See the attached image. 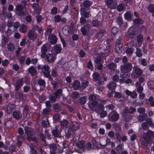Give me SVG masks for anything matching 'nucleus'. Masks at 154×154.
Segmentation results:
<instances>
[{
	"label": "nucleus",
	"mask_w": 154,
	"mask_h": 154,
	"mask_svg": "<svg viewBox=\"0 0 154 154\" xmlns=\"http://www.w3.org/2000/svg\"><path fill=\"white\" fill-rule=\"evenodd\" d=\"M145 142H142V144L145 146H147V144H151L153 143L152 137L154 138V132L149 130L146 132L144 133L143 136Z\"/></svg>",
	"instance_id": "f257e3e1"
},
{
	"label": "nucleus",
	"mask_w": 154,
	"mask_h": 154,
	"mask_svg": "<svg viewBox=\"0 0 154 154\" xmlns=\"http://www.w3.org/2000/svg\"><path fill=\"white\" fill-rule=\"evenodd\" d=\"M37 69L41 71L44 76L48 78L49 80H52L53 79L50 74V67L48 65H38L36 67Z\"/></svg>",
	"instance_id": "f03ea898"
},
{
	"label": "nucleus",
	"mask_w": 154,
	"mask_h": 154,
	"mask_svg": "<svg viewBox=\"0 0 154 154\" xmlns=\"http://www.w3.org/2000/svg\"><path fill=\"white\" fill-rule=\"evenodd\" d=\"M132 64L129 62L122 65L120 67V70L122 74L120 75V77L124 78H127L128 76L127 73L132 70Z\"/></svg>",
	"instance_id": "7ed1b4c3"
},
{
	"label": "nucleus",
	"mask_w": 154,
	"mask_h": 154,
	"mask_svg": "<svg viewBox=\"0 0 154 154\" xmlns=\"http://www.w3.org/2000/svg\"><path fill=\"white\" fill-rule=\"evenodd\" d=\"M26 2H24L25 6L23 7L20 4L16 5L15 8L16 13L19 16L22 17L27 15L29 13L26 7Z\"/></svg>",
	"instance_id": "20e7f679"
},
{
	"label": "nucleus",
	"mask_w": 154,
	"mask_h": 154,
	"mask_svg": "<svg viewBox=\"0 0 154 154\" xmlns=\"http://www.w3.org/2000/svg\"><path fill=\"white\" fill-rule=\"evenodd\" d=\"M25 133L27 136V139L29 140L36 141L37 138L35 137H32L35 133L34 130L29 127H25L24 128Z\"/></svg>",
	"instance_id": "39448f33"
},
{
	"label": "nucleus",
	"mask_w": 154,
	"mask_h": 154,
	"mask_svg": "<svg viewBox=\"0 0 154 154\" xmlns=\"http://www.w3.org/2000/svg\"><path fill=\"white\" fill-rule=\"evenodd\" d=\"M81 32L83 35L91 36L94 34L91 26L89 24H87L83 26L81 29Z\"/></svg>",
	"instance_id": "423d86ee"
},
{
	"label": "nucleus",
	"mask_w": 154,
	"mask_h": 154,
	"mask_svg": "<svg viewBox=\"0 0 154 154\" xmlns=\"http://www.w3.org/2000/svg\"><path fill=\"white\" fill-rule=\"evenodd\" d=\"M79 128V124L76 122H73L71 127L69 126L66 127L65 129V133L68 137H69L71 134V131H72L77 130Z\"/></svg>",
	"instance_id": "0eeeda50"
},
{
	"label": "nucleus",
	"mask_w": 154,
	"mask_h": 154,
	"mask_svg": "<svg viewBox=\"0 0 154 154\" xmlns=\"http://www.w3.org/2000/svg\"><path fill=\"white\" fill-rule=\"evenodd\" d=\"M143 71L141 69L139 68L137 66H134L133 67V70L132 73L131 74V76L133 78H136V76L135 74L140 76L143 74Z\"/></svg>",
	"instance_id": "6e6552de"
},
{
	"label": "nucleus",
	"mask_w": 154,
	"mask_h": 154,
	"mask_svg": "<svg viewBox=\"0 0 154 154\" xmlns=\"http://www.w3.org/2000/svg\"><path fill=\"white\" fill-rule=\"evenodd\" d=\"M108 117L110 121H116L119 118V115L116 111H113L108 115Z\"/></svg>",
	"instance_id": "1a4fd4ad"
},
{
	"label": "nucleus",
	"mask_w": 154,
	"mask_h": 154,
	"mask_svg": "<svg viewBox=\"0 0 154 154\" xmlns=\"http://www.w3.org/2000/svg\"><path fill=\"white\" fill-rule=\"evenodd\" d=\"M38 34L33 30L29 29L28 31L27 36L29 39L33 41L35 40L37 38Z\"/></svg>",
	"instance_id": "9d476101"
},
{
	"label": "nucleus",
	"mask_w": 154,
	"mask_h": 154,
	"mask_svg": "<svg viewBox=\"0 0 154 154\" xmlns=\"http://www.w3.org/2000/svg\"><path fill=\"white\" fill-rule=\"evenodd\" d=\"M101 54H99L95 57V63L96 65L97 66V68L98 69L100 70L103 66V65L101 63Z\"/></svg>",
	"instance_id": "9b49d317"
},
{
	"label": "nucleus",
	"mask_w": 154,
	"mask_h": 154,
	"mask_svg": "<svg viewBox=\"0 0 154 154\" xmlns=\"http://www.w3.org/2000/svg\"><path fill=\"white\" fill-rule=\"evenodd\" d=\"M23 78L18 79L16 81L15 83L14 84L15 86V91H17L23 85Z\"/></svg>",
	"instance_id": "f8f14e48"
},
{
	"label": "nucleus",
	"mask_w": 154,
	"mask_h": 154,
	"mask_svg": "<svg viewBox=\"0 0 154 154\" xmlns=\"http://www.w3.org/2000/svg\"><path fill=\"white\" fill-rule=\"evenodd\" d=\"M48 46V44H45L42 45L41 48V53L40 56L42 58L45 57L46 53L47 51V47Z\"/></svg>",
	"instance_id": "ddd939ff"
},
{
	"label": "nucleus",
	"mask_w": 154,
	"mask_h": 154,
	"mask_svg": "<svg viewBox=\"0 0 154 154\" xmlns=\"http://www.w3.org/2000/svg\"><path fill=\"white\" fill-rule=\"evenodd\" d=\"M46 61L50 63H53L56 59L55 55L51 54H48L45 56Z\"/></svg>",
	"instance_id": "4468645a"
},
{
	"label": "nucleus",
	"mask_w": 154,
	"mask_h": 154,
	"mask_svg": "<svg viewBox=\"0 0 154 154\" xmlns=\"http://www.w3.org/2000/svg\"><path fill=\"white\" fill-rule=\"evenodd\" d=\"M12 116L17 121L21 119L22 117L20 112L17 110H15L13 112Z\"/></svg>",
	"instance_id": "2eb2a0df"
},
{
	"label": "nucleus",
	"mask_w": 154,
	"mask_h": 154,
	"mask_svg": "<svg viewBox=\"0 0 154 154\" xmlns=\"http://www.w3.org/2000/svg\"><path fill=\"white\" fill-rule=\"evenodd\" d=\"M62 129L60 128L59 129L58 127L55 128L53 129L51 131L52 135L55 137H60V136L61 132L62 130Z\"/></svg>",
	"instance_id": "dca6fc26"
},
{
	"label": "nucleus",
	"mask_w": 154,
	"mask_h": 154,
	"mask_svg": "<svg viewBox=\"0 0 154 154\" xmlns=\"http://www.w3.org/2000/svg\"><path fill=\"white\" fill-rule=\"evenodd\" d=\"M15 93V97L17 99H19L20 100L23 101L25 99V95L23 93L22 91H17Z\"/></svg>",
	"instance_id": "f3484780"
},
{
	"label": "nucleus",
	"mask_w": 154,
	"mask_h": 154,
	"mask_svg": "<svg viewBox=\"0 0 154 154\" xmlns=\"http://www.w3.org/2000/svg\"><path fill=\"white\" fill-rule=\"evenodd\" d=\"M49 41L51 44H54L57 42V38L56 36L54 35L51 34L48 37Z\"/></svg>",
	"instance_id": "a211bd4d"
},
{
	"label": "nucleus",
	"mask_w": 154,
	"mask_h": 154,
	"mask_svg": "<svg viewBox=\"0 0 154 154\" xmlns=\"http://www.w3.org/2000/svg\"><path fill=\"white\" fill-rule=\"evenodd\" d=\"M127 112H125L124 111H123L122 112V115L124 118L126 122H128L130 120L132 119L133 116L128 114Z\"/></svg>",
	"instance_id": "6ab92c4d"
},
{
	"label": "nucleus",
	"mask_w": 154,
	"mask_h": 154,
	"mask_svg": "<svg viewBox=\"0 0 154 154\" xmlns=\"http://www.w3.org/2000/svg\"><path fill=\"white\" fill-rule=\"evenodd\" d=\"M106 34V30L104 29H101L96 35V38L98 39H101Z\"/></svg>",
	"instance_id": "aec40b11"
},
{
	"label": "nucleus",
	"mask_w": 154,
	"mask_h": 154,
	"mask_svg": "<svg viewBox=\"0 0 154 154\" xmlns=\"http://www.w3.org/2000/svg\"><path fill=\"white\" fill-rule=\"evenodd\" d=\"M104 105L101 103H99L97 106L95 108L94 110L97 113H99L102 110L104 109Z\"/></svg>",
	"instance_id": "412c9836"
},
{
	"label": "nucleus",
	"mask_w": 154,
	"mask_h": 154,
	"mask_svg": "<svg viewBox=\"0 0 154 154\" xmlns=\"http://www.w3.org/2000/svg\"><path fill=\"white\" fill-rule=\"evenodd\" d=\"M27 71L32 76H34L37 73L36 69L33 66H30L27 69Z\"/></svg>",
	"instance_id": "4be33fe9"
},
{
	"label": "nucleus",
	"mask_w": 154,
	"mask_h": 154,
	"mask_svg": "<svg viewBox=\"0 0 154 154\" xmlns=\"http://www.w3.org/2000/svg\"><path fill=\"white\" fill-rule=\"evenodd\" d=\"M80 14L82 16L86 18H88L89 16V12L86 11L85 9L84 8H82L80 9Z\"/></svg>",
	"instance_id": "5701e85b"
},
{
	"label": "nucleus",
	"mask_w": 154,
	"mask_h": 154,
	"mask_svg": "<svg viewBox=\"0 0 154 154\" xmlns=\"http://www.w3.org/2000/svg\"><path fill=\"white\" fill-rule=\"evenodd\" d=\"M117 64L113 62L106 65V66L110 70H115L116 69Z\"/></svg>",
	"instance_id": "b1692460"
},
{
	"label": "nucleus",
	"mask_w": 154,
	"mask_h": 154,
	"mask_svg": "<svg viewBox=\"0 0 154 154\" xmlns=\"http://www.w3.org/2000/svg\"><path fill=\"white\" fill-rule=\"evenodd\" d=\"M15 107V105L11 103L9 104L7 107V112L8 114L11 113Z\"/></svg>",
	"instance_id": "393cba45"
},
{
	"label": "nucleus",
	"mask_w": 154,
	"mask_h": 154,
	"mask_svg": "<svg viewBox=\"0 0 154 154\" xmlns=\"http://www.w3.org/2000/svg\"><path fill=\"white\" fill-rule=\"evenodd\" d=\"M136 109L135 108L131 106L129 109L127 108H125L123 111L125 112L131 114L134 113L136 111Z\"/></svg>",
	"instance_id": "a878e982"
},
{
	"label": "nucleus",
	"mask_w": 154,
	"mask_h": 154,
	"mask_svg": "<svg viewBox=\"0 0 154 154\" xmlns=\"http://www.w3.org/2000/svg\"><path fill=\"white\" fill-rule=\"evenodd\" d=\"M32 7L34 9V12L36 14H39L40 13L41 11L39 8V7L37 3L33 4Z\"/></svg>",
	"instance_id": "bb28decb"
},
{
	"label": "nucleus",
	"mask_w": 154,
	"mask_h": 154,
	"mask_svg": "<svg viewBox=\"0 0 154 154\" xmlns=\"http://www.w3.org/2000/svg\"><path fill=\"white\" fill-rule=\"evenodd\" d=\"M101 22L100 20L97 19H94L92 20L91 24V25L95 27H97L101 25Z\"/></svg>",
	"instance_id": "cd10ccee"
},
{
	"label": "nucleus",
	"mask_w": 154,
	"mask_h": 154,
	"mask_svg": "<svg viewBox=\"0 0 154 154\" xmlns=\"http://www.w3.org/2000/svg\"><path fill=\"white\" fill-rule=\"evenodd\" d=\"M27 30V26L24 24H21L19 28L20 32L24 33L26 32Z\"/></svg>",
	"instance_id": "c85d7f7f"
},
{
	"label": "nucleus",
	"mask_w": 154,
	"mask_h": 154,
	"mask_svg": "<svg viewBox=\"0 0 154 154\" xmlns=\"http://www.w3.org/2000/svg\"><path fill=\"white\" fill-rule=\"evenodd\" d=\"M115 50L119 53H121L123 50L121 44H116L115 47Z\"/></svg>",
	"instance_id": "c756f323"
},
{
	"label": "nucleus",
	"mask_w": 154,
	"mask_h": 154,
	"mask_svg": "<svg viewBox=\"0 0 154 154\" xmlns=\"http://www.w3.org/2000/svg\"><path fill=\"white\" fill-rule=\"evenodd\" d=\"M53 109L56 112H59L62 110L60 105L58 103H56L53 106Z\"/></svg>",
	"instance_id": "7c9ffc66"
},
{
	"label": "nucleus",
	"mask_w": 154,
	"mask_h": 154,
	"mask_svg": "<svg viewBox=\"0 0 154 154\" xmlns=\"http://www.w3.org/2000/svg\"><path fill=\"white\" fill-rule=\"evenodd\" d=\"M60 124L61 127L64 128L65 127H67L68 125L69 122L66 119H63L62 121L60 122Z\"/></svg>",
	"instance_id": "2f4dec72"
},
{
	"label": "nucleus",
	"mask_w": 154,
	"mask_h": 154,
	"mask_svg": "<svg viewBox=\"0 0 154 154\" xmlns=\"http://www.w3.org/2000/svg\"><path fill=\"white\" fill-rule=\"evenodd\" d=\"M147 9L149 12L152 13V15L154 18V4H151L147 7Z\"/></svg>",
	"instance_id": "473e14b6"
},
{
	"label": "nucleus",
	"mask_w": 154,
	"mask_h": 154,
	"mask_svg": "<svg viewBox=\"0 0 154 154\" xmlns=\"http://www.w3.org/2000/svg\"><path fill=\"white\" fill-rule=\"evenodd\" d=\"M106 47L105 49L104 54L107 55H109L111 52V49L112 48V45L109 44H107V45L106 46Z\"/></svg>",
	"instance_id": "72a5a7b5"
},
{
	"label": "nucleus",
	"mask_w": 154,
	"mask_h": 154,
	"mask_svg": "<svg viewBox=\"0 0 154 154\" xmlns=\"http://www.w3.org/2000/svg\"><path fill=\"white\" fill-rule=\"evenodd\" d=\"M29 107L28 106H26L24 107L23 111L24 117H26L29 113Z\"/></svg>",
	"instance_id": "f704fd0d"
},
{
	"label": "nucleus",
	"mask_w": 154,
	"mask_h": 154,
	"mask_svg": "<svg viewBox=\"0 0 154 154\" xmlns=\"http://www.w3.org/2000/svg\"><path fill=\"white\" fill-rule=\"evenodd\" d=\"M124 147L123 144H120L118 145L116 147V152L119 154H120L121 152L123 150Z\"/></svg>",
	"instance_id": "c9c22d12"
},
{
	"label": "nucleus",
	"mask_w": 154,
	"mask_h": 154,
	"mask_svg": "<svg viewBox=\"0 0 154 154\" xmlns=\"http://www.w3.org/2000/svg\"><path fill=\"white\" fill-rule=\"evenodd\" d=\"M85 141L83 140L79 141L76 143L77 146L80 149L84 148L85 146Z\"/></svg>",
	"instance_id": "e433bc0d"
},
{
	"label": "nucleus",
	"mask_w": 154,
	"mask_h": 154,
	"mask_svg": "<svg viewBox=\"0 0 154 154\" xmlns=\"http://www.w3.org/2000/svg\"><path fill=\"white\" fill-rule=\"evenodd\" d=\"M116 83L115 82H112L108 84L107 86L108 89L110 90H113L116 87Z\"/></svg>",
	"instance_id": "4c0bfd02"
},
{
	"label": "nucleus",
	"mask_w": 154,
	"mask_h": 154,
	"mask_svg": "<svg viewBox=\"0 0 154 154\" xmlns=\"http://www.w3.org/2000/svg\"><path fill=\"white\" fill-rule=\"evenodd\" d=\"M72 86L75 90H78L79 88L80 85V82L78 80H75L72 84Z\"/></svg>",
	"instance_id": "58836bf2"
},
{
	"label": "nucleus",
	"mask_w": 154,
	"mask_h": 154,
	"mask_svg": "<svg viewBox=\"0 0 154 154\" xmlns=\"http://www.w3.org/2000/svg\"><path fill=\"white\" fill-rule=\"evenodd\" d=\"M54 94L58 97L63 95V90L61 89H59L55 92L53 93Z\"/></svg>",
	"instance_id": "ea45409f"
},
{
	"label": "nucleus",
	"mask_w": 154,
	"mask_h": 154,
	"mask_svg": "<svg viewBox=\"0 0 154 154\" xmlns=\"http://www.w3.org/2000/svg\"><path fill=\"white\" fill-rule=\"evenodd\" d=\"M55 51L56 53H60L62 51V48L60 45L59 44H57L54 46Z\"/></svg>",
	"instance_id": "a19ab883"
},
{
	"label": "nucleus",
	"mask_w": 154,
	"mask_h": 154,
	"mask_svg": "<svg viewBox=\"0 0 154 154\" xmlns=\"http://www.w3.org/2000/svg\"><path fill=\"white\" fill-rule=\"evenodd\" d=\"M88 97L90 102H91L98 99V96L94 94H90L89 95Z\"/></svg>",
	"instance_id": "79ce46f5"
},
{
	"label": "nucleus",
	"mask_w": 154,
	"mask_h": 154,
	"mask_svg": "<svg viewBox=\"0 0 154 154\" xmlns=\"http://www.w3.org/2000/svg\"><path fill=\"white\" fill-rule=\"evenodd\" d=\"M57 97L53 93L50 95L49 100L50 101L53 103L56 102Z\"/></svg>",
	"instance_id": "37998d69"
},
{
	"label": "nucleus",
	"mask_w": 154,
	"mask_h": 154,
	"mask_svg": "<svg viewBox=\"0 0 154 154\" xmlns=\"http://www.w3.org/2000/svg\"><path fill=\"white\" fill-rule=\"evenodd\" d=\"M132 14L130 11L126 12L124 14L125 18L126 20H130Z\"/></svg>",
	"instance_id": "c03bdc74"
},
{
	"label": "nucleus",
	"mask_w": 154,
	"mask_h": 154,
	"mask_svg": "<svg viewBox=\"0 0 154 154\" xmlns=\"http://www.w3.org/2000/svg\"><path fill=\"white\" fill-rule=\"evenodd\" d=\"M51 76L54 78H56L58 76V73L57 70L55 69H53L51 72Z\"/></svg>",
	"instance_id": "a18cd8bd"
},
{
	"label": "nucleus",
	"mask_w": 154,
	"mask_h": 154,
	"mask_svg": "<svg viewBox=\"0 0 154 154\" xmlns=\"http://www.w3.org/2000/svg\"><path fill=\"white\" fill-rule=\"evenodd\" d=\"M7 47L10 51H13L15 49L14 45L12 43H10L8 45Z\"/></svg>",
	"instance_id": "49530a36"
},
{
	"label": "nucleus",
	"mask_w": 154,
	"mask_h": 154,
	"mask_svg": "<svg viewBox=\"0 0 154 154\" xmlns=\"http://www.w3.org/2000/svg\"><path fill=\"white\" fill-rule=\"evenodd\" d=\"M13 122L11 121H7L5 124V126L7 128H11L13 126Z\"/></svg>",
	"instance_id": "de8ad7c7"
},
{
	"label": "nucleus",
	"mask_w": 154,
	"mask_h": 154,
	"mask_svg": "<svg viewBox=\"0 0 154 154\" xmlns=\"http://www.w3.org/2000/svg\"><path fill=\"white\" fill-rule=\"evenodd\" d=\"M68 27L67 26H64L63 28L62 32L65 35H67L69 33V30H68Z\"/></svg>",
	"instance_id": "09e8293b"
},
{
	"label": "nucleus",
	"mask_w": 154,
	"mask_h": 154,
	"mask_svg": "<svg viewBox=\"0 0 154 154\" xmlns=\"http://www.w3.org/2000/svg\"><path fill=\"white\" fill-rule=\"evenodd\" d=\"M151 107H154V98L152 96H150L148 99Z\"/></svg>",
	"instance_id": "8fccbe9b"
},
{
	"label": "nucleus",
	"mask_w": 154,
	"mask_h": 154,
	"mask_svg": "<svg viewBox=\"0 0 154 154\" xmlns=\"http://www.w3.org/2000/svg\"><path fill=\"white\" fill-rule=\"evenodd\" d=\"M42 125L44 127H47L49 125V123L47 119H46L42 121Z\"/></svg>",
	"instance_id": "3c124183"
},
{
	"label": "nucleus",
	"mask_w": 154,
	"mask_h": 154,
	"mask_svg": "<svg viewBox=\"0 0 154 154\" xmlns=\"http://www.w3.org/2000/svg\"><path fill=\"white\" fill-rule=\"evenodd\" d=\"M93 79L94 81H96L98 80L99 78V75L98 73L97 72L94 73L92 75Z\"/></svg>",
	"instance_id": "603ef678"
},
{
	"label": "nucleus",
	"mask_w": 154,
	"mask_h": 154,
	"mask_svg": "<svg viewBox=\"0 0 154 154\" xmlns=\"http://www.w3.org/2000/svg\"><path fill=\"white\" fill-rule=\"evenodd\" d=\"M50 112V108H46L43 109V111L42 112V113L43 115H45L49 114Z\"/></svg>",
	"instance_id": "864d4df0"
},
{
	"label": "nucleus",
	"mask_w": 154,
	"mask_h": 154,
	"mask_svg": "<svg viewBox=\"0 0 154 154\" xmlns=\"http://www.w3.org/2000/svg\"><path fill=\"white\" fill-rule=\"evenodd\" d=\"M92 4V2L91 1L86 0L84 2V6L85 7H88L90 6Z\"/></svg>",
	"instance_id": "5fc2aeb1"
},
{
	"label": "nucleus",
	"mask_w": 154,
	"mask_h": 154,
	"mask_svg": "<svg viewBox=\"0 0 154 154\" xmlns=\"http://www.w3.org/2000/svg\"><path fill=\"white\" fill-rule=\"evenodd\" d=\"M52 86V88L54 90H56L57 88L58 87V85L57 82H55V81H52L51 83Z\"/></svg>",
	"instance_id": "6e6d98bb"
},
{
	"label": "nucleus",
	"mask_w": 154,
	"mask_h": 154,
	"mask_svg": "<svg viewBox=\"0 0 154 154\" xmlns=\"http://www.w3.org/2000/svg\"><path fill=\"white\" fill-rule=\"evenodd\" d=\"M23 137L21 136H18L17 137V145L18 146L20 147V146H21L22 145V141L21 140H20V138H21L22 139H23Z\"/></svg>",
	"instance_id": "4d7b16f0"
},
{
	"label": "nucleus",
	"mask_w": 154,
	"mask_h": 154,
	"mask_svg": "<svg viewBox=\"0 0 154 154\" xmlns=\"http://www.w3.org/2000/svg\"><path fill=\"white\" fill-rule=\"evenodd\" d=\"M49 147L51 152H54L57 148L56 145L54 143L51 144Z\"/></svg>",
	"instance_id": "13d9d810"
},
{
	"label": "nucleus",
	"mask_w": 154,
	"mask_h": 154,
	"mask_svg": "<svg viewBox=\"0 0 154 154\" xmlns=\"http://www.w3.org/2000/svg\"><path fill=\"white\" fill-rule=\"evenodd\" d=\"M117 23L120 26H122L123 24V20L121 17L119 16L116 19Z\"/></svg>",
	"instance_id": "bf43d9fd"
},
{
	"label": "nucleus",
	"mask_w": 154,
	"mask_h": 154,
	"mask_svg": "<svg viewBox=\"0 0 154 154\" xmlns=\"http://www.w3.org/2000/svg\"><path fill=\"white\" fill-rule=\"evenodd\" d=\"M100 116V118H103L107 116V113L106 111L103 110H102L99 113Z\"/></svg>",
	"instance_id": "052dcab7"
},
{
	"label": "nucleus",
	"mask_w": 154,
	"mask_h": 154,
	"mask_svg": "<svg viewBox=\"0 0 154 154\" xmlns=\"http://www.w3.org/2000/svg\"><path fill=\"white\" fill-rule=\"evenodd\" d=\"M136 54L137 56L138 57H140L142 56V51L140 48H137L136 52Z\"/></svg>",
	"instance_id": "680f3d73"
},
{
	"label": "nucleus",
	"mask_w": 154,
	"mask_h": 154,
	"mask_svg": "<svg viewBox=\"0 0 154 154\" xmlns=\"http://www.w3.org/2000/svg\"><path fill=\"white\" fill-rule=\"evenodd\" d=\"M119 29L116 27H114L111 29V33L114 35H115L118 32Z\"/></svg>",
	"instance_id": "e2e57ef3"
},
{
	"label": "nucleus",
	"mask_w": 154,
	"mask_h": 154,
	"mask_svg": "<svg viewBox=\"0 0 154 154\" xmlns=\"http://www.w3.org/2000/svg\"><path fill=\"white\" fill-rule=\"evenodd\" d=\"M85 17L82 16L80 18V22L82 25H83L87 23V20Z\"/></svg>",
	"instance_id": "0e129e2a"
},
{
	"label": "nucleus",
	"mask_w": 154,
	"mask_h": 154,
	"mask_svg": "<svg viewBox=\"0 0 154 154\" xmlns=\"http://www.w3.org/2000/svg\"><path fill=\"white\" fill-rule=\"evenodd\" d=\"M23 91L25 93H27L30 91L31 88L29 86L25 85L23 87Z\"/></svg>",
	"instance_id": "69168bd1"
},
{
	"label": "nucleus",
	"mask_w": 154,
	"mask_h": 154,
	"mask_svg": "<svg viewBox=\"0 0 154 154\" xmlns=\"http://www.w3.org/2000/svg\"><path fill=\"white\" fill-rule=\"evenodd\" d=\"M54 19L55 22H59L61 21V17L59 15H57L54 16Z\"/></svg>",
	"instance_id": "338daca9"
},
{
	"label": "nucleus",
	"mask_w": 154,
	"mask_h": 154,
	"mask_svg": "<svg viewBox=\"0 0 154 154\" xmlns=\"http://www.w3.org/2000/svg\"><path fill=\"white\" fill-rule=\"evenodd\" d=\"M124 9V5L123 4H120L117 7V9L119 11H121Z\"/></svg>",
	"instance_id": "774afa93"
}]
</instances>
